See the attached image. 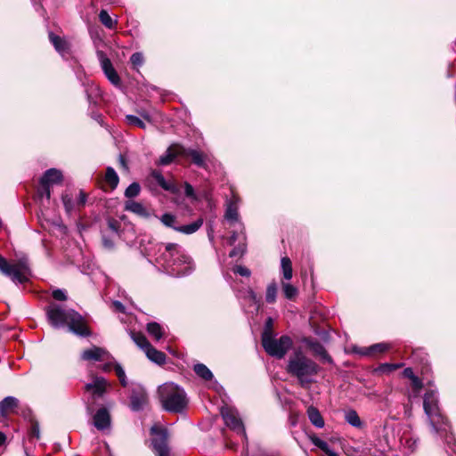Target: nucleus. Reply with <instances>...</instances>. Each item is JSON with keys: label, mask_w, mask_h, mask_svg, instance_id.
<instances>
[{"label": "nucleus", "mask_w": 456, "mask_h": 456, "mask_svg": "<svg viewBox=\"0 0 456 456\" xmlns=\"http://www.w3.org/2000/svg\"><path fill=\"white\" fill-rule=\"evenodd\" d=\"M154 261L159 269L177 278L188 276L195 269L191 257L176 243L157 245Z\"/></svg>", "instance_id": "obj_1"}, {"label": "nucleus", "mask_w": 456, "mask_h": 456, "mask_svg": "<svg viewBox=\"0 0 456 456\" xmlns=\"http://www.w3.org/2000/svg\"><path fill=\"white\" fill-rule=\"evenodd\" d=\"M154 261L159 269L177 278L188 276L195 269L191 257L176 243L157 245Z\"/></svg>", "instance_id": "obj_2"}, {"label": "nucleus", "mask_w": 456, "mask_h": 456, "mask_svg": "<svg viewBox=\"0 0 456 456\" xmlns=\"http://www.w3.org/2000/svg\"><path fill=\"white\" fill-rule=\"evenodd\" d=\"M46 316L54 328L68 326L69 330L79 337H88L90 331L81 314L73 309L53 304L47 307Z\"/></svg>", "instance_id": "obj_3"}, {"label": "nucleus", "mask_w": 456, "mask_h": 456, "mask_svg": "<svg viewBox=\"0 0 456 456\" xmlns=\"http://www.w3.org/2000/svg\"><path fill=\"white\" fill-rule=\"evenodd\" d=\"M286 370L291 377L297 379L301 387L308 388L315 382L320 367L302 352L297 351L289 356Z\"/></svg>", "instance_id": "obj_4"}, {"label": "nucleus", "mask_w": 456, "mask_h": 456, "mask_svg": "<svg viewBox=\"0 0 456 456\" xmlns=\"http://www.w3.org/2000/svg\"><path fill=\"white\" fill-rule=\"evenodd\" d=\"M158 394L162 408L168 412L182 413L188 405L185 391L173 382L159 386Z\"/></svg>", "instance_id": "obj_5"}, {"label": "nucleus", "mask_w": 456, "mask_h": 456, "mask_svg": "<svg viewBox=\"0 0 456 456\" xmlns=\"http://www.w3.org/2000/svg\"><path fill=\"white\" fill-rule=\"evenodd\" d=\"M423 408L434 432L443 436L444 433L447 434L450 431L451 426L440 411L437 392L436 390L431 389L425 393Z\"/></svg>", "instance_id": "obj_6"}, {"label": "nucleus", "mask_w": 456, "mask_h": 456, "mask_svg": "<svg viewBox=\"0 0 456 456\" xmlns=\"http://www.w3.org/2000/svg\"><path fill=\"white\" fill-rule=\"evenodd\" d=\"M262 346L269 355L281 359L292 346V340L286 335L275 338L272 332L265 330L262 334Z\"/></svg>", "instance_id": "obj_7"}, {"label": "nucleus", "mask_w": 456, "mask_h": 456, "mask_svg": "<svg viewBox=\"0 0 456 456\" xmlns=\"http://www.w3.org/2000/svg\"><path fill=\"white\" fill-rule=\"evenodd\" d=\"M109 387H110V384L105 378L96 375L92 376L91 381L85 385L86 392L90 395L87 399L88 412L92 413L94 411L96 400L102 398Z\"/></svg>", "instance_id": "obj_8"}, {"label": "nucleus", "mask_w": 456, "mask_h": 456, "mask_svg": "<svg viewBox=\"0 0 456 456\" xmlns=\"http://www.w3.org/2000/svg\"><path fill=\"white\" fill-rule=\"evenodd\" d=\"M0 272L11 278L15 283H24L28 281V266L26 261H20L15 265H11L0 255Z\"/></svg>", "instance_id": "obj_9"}, {"label": "nucleus", "mask_w": 456, "mask_h": 456, "mask_svg": "<svg viewBox=\"0 0 456 456\" xmlns=\"http://www.w3.org/2000/svg\"><path fill=\"white\" fill-rule=\"evenodd\" d=\"M220 412L225 425L237 434L241 435L243 438L247 439L245 428L238 411L232 406L224 405L221 408Z\"/></svg>", "instance_id": "obj_10"}, {"label": "nucleus", "mask_w": 456, "mask_h": 456, "mask_svg": "<svg viewBox=\"0 0 456 456\" xmlns=\"http://www.w3.org/2000/svg\"><path fill=\"white\" fill-rule=\"evenodd\" d=\"M151 432L152 435L156 436V437L152 439V445L157 456H171L167 445V430L154 426L151 428Z\"/></svg>", "instance_id": "obj_11"}, {"label": "nucleus", "mask_w": 456, "mask_h": 456, "mask_svg": "<svg viewBox=\"0 0 456 456\" xmlns=\"http://www.w3.org/2000/svg\"><path fill=\"white\" fill-rule=\"evenodd\" d=\"M97 57L106 77L113 86L119 87L121 86V79L110 60L102 51H97Z\"/></svg>", "instance_id": "obj_12"}, {"label": "nucleus", "mask_w": 456, "mask_h": 456, "mask_svg": "<svg viewBox=\"0 0 456 456\" xmlns=\"http://www.w3.org/2000/svg\"><path fill=\"white\" fill-rule=\"evenodd\" d=\"M239 201L240 199L235 195H233L232 198L227 201L224 218L231 226H239L242 232V230H244V225L240 222L239 216Z\"/></svg>", "instance_id": "obj_13"}, {"label": "nucleus", "mask_w": 456, "mask_h": 456, "mask_svg": "<svg viewBox=\"0 0 456 456\" xmlns=\"http://www.w3.org/2000/svg\"><path fill=\"white\" fill-rule=\"evenodd\" d=\"M148 403V396L145 389L141 386H135L132 389L130 395V408L134 411H139Z\"/></svg>", "instance_id": "obj_14"}, {"label": "nucleus", "mask_w": 456, "mask_h": 456, "mask_svg": "<svg viewBox=\"0 0 456 456\" xmlns=\"http://www.w3.org/2000/svg\"><path fill=\"white\" fill-rule=\"evenodd\" d=\"M181 152L183 158H190L191 162L198 167L204 169L208 167V162L209 159L208 154L204 153L203 151L183 147V150H182Z\"/></svg>", "instance_id": "obj_15"}, {"label": "nucleus", "mask_w": 456, "mask_h": 456, "mask_svg": "<svg viewBox=\"0 0 456 456\" xmlns=\"http://www.w3.org/2000/svg\"><path fill=\"white\" fill-rule=\"evenodd\" d=\"M303 343L312 351L314 355L319 356L324 362H332L331 357L319 341L307 338L303 339Z\"/></svg>", "instance_id": "obj_16"}, {"label": "nucleus", "mask_w": 456, "mask_h": 456, "mask_svg": "<svg viewBox=\"0 0 456 456\" xmlns=\"http://www.w3.org/2000/svg\"><path fill=\"white\" fill-rule=\"evenodd\" d=\"M182 150L183 146L180 144H173L167 148L166 152L161 155L158 160V165L167 166L172 163L176 157H182Z\"/></svg>", "instance_id": "obj_17"}, {"label": "nucleus", "mask_w": 456, "mask_h": 456, "mask_svg": "<svg viewBox=\"0 0 456 456\" xmlns=\"http://www.w3.org/2000/svg\"><path fill=\"white\" fill-rule=\"evenodd\" d=\"M151 176L163 190L169 191L173 194H176L179 192L178 186L172 181H167L160 171L152 170L151 173Z\"/></svg>", "instance_id": "obj_18"}, {"label": "nucleus", "mask_w": 456, "mask_h": 456, "mask_svg": "<svg viewBox=\"0 0 456 456\" xmlns=\"http://www.w3.org/2000/svg\"><path fill=\"white\" fill-rule=\"evenodd\" d=\"M94 425L98 430H104L110 426V415L106 408H100L94 415Z\"/></svg>", "instance_id": "obj_19"}, {"label": "nucleus", "mask_w": 456, "mask_h": 456, "mask_svg": "<svg viewBox=\"0 0 456 456\" xmlns=\"http://www.w3.org/2000/svg\"><path fill=\"white\" fill-rule=\"evenodd\" d=\"M49 40L54 46L55 50L62 56L67 57L69 54V42L59 36L54 35L53 32L49 33Z\"/></svg>", "instance_id": "obj_20"}, {"label": "nucleus", "mask_w": 456, "mask_h": 456, "mask_svg": "<svg viewBox=\"0 0 456 456\" xmlns=\"http://www.w3.org/2000/svg\"><path fill=\"white\" fill-rule=\"evenodd\" d=\"M107 355L108 352L106 350L94 346L91 348L83 351L81 358L84 361H103Z\"/></svg>", "instance_id": "obj_21"}, {"label": "nucleus", "mask_w": 456, "mask_h": 456, "mask_svg": "<svg viewBox=\"0 0 456 456\" xmlns=\"http://www.w3.org/2000/svg\"><path fill=\"white\" fill-rule=\"evenodd\" d=\"M125 209L143 218H149L151 216L150 211L142 203L132 200L126 202Z\"/></svg>", "instance_id": "obj_22"}, {"label": "nucleus", "mask_w": 456, "mask_h": 456, "mask_svg": "<svg viewBox=\"0 0 456 456\" xmlns=\"http://www.w3.org/2000/svg\"><path fill=\"white\" fill-rule=\"evenodd\" d=\"M62 180V174L56 168H50L46 170L44 175L40 179V183H47L48 185H53L61 183Z\"/></svg>", "instance_id": "obj_23"}, {"label": "nucleus", "mask_w": 456, "mask_h": 456, "mask_svg": "<svg viewBox=\"0 0 456 456\" xmlns=\"http://www.w3.org/2000/svg\"><path fill=\"white\" fill-rule=\"evenodd\" d=\"M307 417L310 420V422L317 428H322L325 425L324 419L320 412V411L311 405L307 408L306 411Z\"/></svg>", "instance_id": "obj_24"}, {"label": "nucleus", "mask_w": 456, "mask_h": 456, "mask_svg": "<svg viewBox=\"0 0 456 456\" xmlns=\"http://www.w3.org/2000/svg\"><path fill=\"white\" fill-rule=\"evenodd\" d=\"M19 400L13 396H7L0 402V413L3 417H6L12 412L18 406Z\"/></svg>", "instance_id": "obj_25"}, {"label": "nucleus", "mask_w": 456, "mask_h": 456, "mask_svg": "<svg viewBox=\"0 0 456 456\" xmlns=\"http://www.w3.org/2000/svg\"><path fill=\"white\" fill-rule=\"evenodd\" d=\"M144 353L147 358L152 362L159 365H162L166 362V354L163 352L157 350L151 345L144 350Z\"/></svg>", "instance_id": "obj_26"}, {"label": "nucleus", "mask_w": 456, "mask_h": 456, "mask_svg": "<svg viewBox=\"0 0 456 456\" xmlns=\"http://www.w3.org/2000/svg\"><path fill=\"white\" fill-rule=\"evenodd\" d=\"M345 420L352 427L362 428L363 422L361 420L356 411L350 409L345 412Z\"/></svg>", "instance_id": "obj_27"}, {"label": "nucleus", "mask_w": 456, "mask_h": 456, "mask_svg": "<svg viewBox=\"0 0 456 456\" xmlns=\"http://www.w3.org/2000/svg\"><path fill=\"white\" fill-rule=\"evenodd\" d=\"M203 224V219L199 218L196 221L186 224V225H179L177 228V232L184 233V234H192L197 232Z\"/></svg>", "instance_id": "obj_28"}, {"label": "nucleus", "mask_w": 456, "mask_h": 456, "mask_svg": "<svg viewBox=\"0 0 456 456\" xmlns=\"http://www.w3.org/2000/svg\"><path fill=\"white\" fill-rule=\"evenodd\" d=\"M281 269L282 276L285 280L289 281L293 276L292 263L290 259L284 256L281 260Z\"/></svg>", "instance_id": "obj_29"}, {"label": "nucleus", "mask_w": 456, "mask_h": 456, "mask_svg": "<svg viewBox=\"0 0 456 456\" xmlns=\"http://www.w3.org/2000/svg\"><path fill=\"white\" fill-rule=\"evenodd\" d=\"M120 226L121 224L118 220L109 217L106 220V227L102 228V230H108V232L110 233V235L119 237Z\"/></svg>", "instance_id": "obj_30"}, {"label": "nucleus", "mask_w": 456, "mask_h": 456, "mask_svg": "<svg viewBox=\"0 0 456 456\" xmlns=\"http://www.w3.org/2000/svg\"><path fill=\"white\" fill-rule=\"evenodd\" d=\"M194 372L204 380H211L213 379L212 371L203 363H197L193 367Z\"/></svg>", "instance_id": "obj_31"}, {"label": "nucleus", "mask_w": 456, "mask_h": 456, "mask_svg": "<svg viewBox=\"0 0 456 456\" xmlns=\"http://www.w3.org/2000/svg\"><path fill=\"white\" fill-rule=\"evenodd\" d=\"M101 232L103 248L107 250H112L115 247V240L118 237L110 235V233L108 232V230H102Z\"/></svg>", "instance_id": "obj_32"}, {"label": "nucleus", "mask_w": 456, "mask_h": 456, "mask_svg": "<svg viewBox=\"0 0 456 456\" xmlns=\"http://www.w3.org/2000/svg\"><path fill=\"white\" fill-rule=\"evenodd\" d=\"M148 333L157 341L163 337V328L157 322H149L147 324Z\"/></svg>", "instance_id": "obj_33"}, {"label": "nucleus", "mask_w": 456, "mask_h": 456, "mask_svg": "<svg viewBox=\"0 0 456 456\" xmlns=\"http://www.w3.org/2000/svg\"><path fill=\"white\" fill-rule=\"evenodd\" d=\"M160 222L166 226L174 229L177 232V219L176 216L171 213H165L159 217Z\"/></svg>", "instance_id": "obj_34"}, {"label": "nucleus", "mask_w": 456, "mask_h": 456, "mask_svg": "<svg viewBox=\"0 0 456 456\" xmlns=\"http://www.w3.org/2000/svg\"><path fill=\"white\" fill-rule=\"evenodd\" d=\"M105 181L112 189H115L119 182L118 175L113 167H108L105 174Z\"/></svg>", "instance_id": "obj_35"}, {"label": "nucleus", "mask_w": 456, "mask_h": 456, "mask_svg": "<svg viewBox=\"0 0 456 456\" xmlns=\"http://www.w3.org/2000/svg\"><path fill=\"white\" fill-rule=\"evenodd\" d=\"M61 200L67 214L71 215L74 211L77 210L76 201H74L72 197L68 193L62 195Z\"/></svg>", "instance_id": "obj_36"}, {"label": "nucleus", "mask_w": 456, "mask_h": 456, "mask_svg": "<svg viewBox=\"0 0 456 456\" xmlns=\"http://www.w3.org/2000/svg\"><path fill=\"white\" fill-rule=\"evenodd\" d=\"M281 288H282V291L284 293L285 297L289 300L296 297V296L298 293V289L295 286H293L292 284H290L289 282L282 281Z\"/></svg>", "instance_id": "obj_37"}, {"label": "nucleus", "mask_w": 456, "mask_h": 456, "mask_svg": "<svg viewBox=\"0 0 456 456\" xmlns=\"http://www.w3.org/2000/svg\"><path fill=\"white\" fill-rule=\"evenodd\" d=\"M277 290V284L274 281L267 286L265 292V300L267 303L273 304L276 301Z\"/></svg>", "instance_id": "obj_38"}, {"label": "nucleus", "mask_w": 456, "mask_h": 456, "mask_svg": "<svg viewBox=\"0 0 456 456\" xmlns=\"http://www.w3.org/2000/svg\"><path fill=\"white\" fill-rule=\"evenodd\" d=\"M100 21L108 28H113L116 20H113L106 10H102L99 13Z\"/></svg>", "instance_id": "obj_39"}, {"label": "nucleus", "mask_w": 456, "mask_h": 456, "mask_svg": "<svg viewBox=\"0 0 456 456\" xmlns=\"http://www.w3.org/2000/svg\"><path fill=\"white\" fill-rule=\"evenodd\" d=\"M132 338L134 343L144 352V350L151 346L148 339L142 334H133Z\"/></svg>", "instance_id": "obj_40"}, {"label": "nucleus", "mask_w": 456, "mask_h": 456, "mask_svg": "<svg viewBox=\"0 0 456 456\" xmlns=\"http://www.w3.org/2000/svg\"><path fill=\"white\" fill-rule=\"evenodd\" d=\"M141 187L138 183H132L125 191V196L128 199H132L139 195Z\"/></svg>", "instance_id": "obj_41"}, {"label": "nucleus", "mask_w": 456, "mask_h": 456, "mask_svg": "<svg viewBox=\"0 0 456 456\" xmlns=\"http://www.w3.org/2000/svg\"><path fill=\"white\" fill-rule=\"evenodd\" d=\"M389 348H390L389 344H387V343H378V344H374V345L369 346L368 350L371 351L372 355L374 356V355H376L378 354H381V353L386 352Z\"/></svg>", "instance_id": "obj_42"}, {"label": "nucleus", "mask_w": 456, "mask_h": 456, "mask_svg": "<svg viewBox=\"0 0 456 456\" xmlns=\"http://www.w3.org/2000/svg\"><path fill=\"white\" fill-rule=\"evenodd\" d=\"M126 120L127 124H129L130 126H137L142 129L146 128L145 123L140 118H138L134 115H126Z\"/></svg>", "instance_id": "obj_43"}, {"label": "nucleus", "mask_w": 456, "mask_h": 456, "mask_svg": "<svg viewBox=\"0 0 456 456\" xmlns=\"http://www.w3.org/2000/svg\"><path fill=\"white\" fill-rule=\"evenodd\" d=\"M246 237L244 235V232L240 231V229L238 227L237 231H233L232 235L228 239V243L232 246L233 245L237 240H240L241 242H245Z\"/></svg>", "instance_id": "obj_44"}, {"label": "nucleus", "mask_w": 456, "mask_h": 456, "mask_svg": "<svg viewBox=\"0 0 456 456\" xmlns=\"http://www.w3.org/2000/svg\"><path fill=\"white\" fill-rule=\"evenodd\" d=\"M246 252V243L239 242V245L234 247L232 250L229 253L230 257H235L237 256H243Z\"/></svg>", "instance_id": "obj_45"}, {"label": "nucleus", "mask_w": 456, "mask_h": 456, "mask_svg": "<svg viewBox=\"0 0 456 456\" xmlns=\"http://www.w3.org/2000/svg\"><path fill=\"white\" fill-rule=\"evenodd\" d=\"M115 372H116V374H117V376H118V378L119 379L120 384L123 387H126L127 386V380H126V376L125 370L118 363L115 364Z\"/></svg>", "instance_id": "obj_46"}, {"label": "nucleus", "mask_w": 456, "mask_h": 456, "mask_svg": "<svg viewBox=\"0 0 456 456\" xmlns=\"http://www.w3.org/2000/svg\"><path fill=\"white\" fill-rule=\"evenodd\" d=\"M311 442L324 452L330 448L329 444L316 436H310Z\"/></svg>", "instance_id": "obj_47"}, {"label": "nucleus", "mask_w": 456, "mask_h": 456, "mask_svg": "<svg viewBox=\"0 0 456 456\" xmlns=\"http://www.w3.org/2000/svg\"><path fill=\"white\" fill-rule=\"evenodd\" d=\"M130 61L134 67H141L144 61L142 53L139 52L133 53L130 57Z\"/></svg>", "instance_id": "obj_48"}, {"label": "nucleus", "mask_w": 456, "mask_h": 456, "mask_svg": "<svg viewBox=\"0 0 456 456\" xmlns=\"http://www.w3.org/2000/svg\"><path fill=\"white\" fill-rule=\"evenodd\" d=\"M37 193L40 198L45 197L46 200H49L51 197L50 185L47 183H40V188L38 189Z\"/></svg>", "instance_id": "obj_49"}, {"label": "nucleus", "mask_w": 456, "mask_h": 456, "mask_svg": "<svg viewBox=\"0 0 456 456\" xmlns=\"http://www.w3.org/2000/svg\"><path fill=\"white\" fill-rule=\"evenodd\" d=\"M246 298L256 306V310L257 311L259 308V298L251 289H248Z\"/></svg>", "instance_id": "obj_50"}, {"label": "nucleus", "mask_w": 456, "mask_h": 456, "mask_svg": "<svg viewBox=\"0 0 456 456\" xmlns=\"http://www.w3.org/2000/svg\"><path fill=\"white\" fill-rule=\"evenodd\" d=\"M232 270L235 273L244 277H249L251 274L250 270L242 265H235Z\"/></svg>", "instance_id": "obj_51"}, {"label": "nucleus", "mask_w": 456, "mask_h": 456, "mask_svg": "<svg viewBox=\"0 0 456 456\" xmlns=\"http://www.w3.org/2000/svg\"><path fill=\"white\" fill-rule=\"evenodd\" d=\"M184 193H185V196L191 199V200H197V196H196V193L194 191V189L193 187L187 182L184 183Z\"/></svg>", "instance_id": "obj_52"}, {"label": "nucleus", "mask_w": 456, "mask_h": 456, "mask_svg": "<svg viewBox=\"0 0 456 456\" xmlns=\"http://www.w3.org/2000/svg\"><path fill=\"white\" fill-rule=\"evenodd\" d=\"M52 295L58 301H65L67 299L66 291L61 289H54Z\"/></svg>", "instance_id": "obj_53"}, {"label": "nucleus", "mask_w": 456, "mask_h": 456, "mask_svg": "<svg viewBox=\"0 0 456 456\" xmlns=\"http://www.w3.org/2000/svg\"><path fill=\"white\" fill-rule=\"evenodd\" d=\"M87 200V195L83 191H80L79 195L76 200L77 210H79L81 208H83Z\"/></svg>", "instance_id": "obj_54"}, {"label": "nucleus", "mask_w": 456, "mask_h": 456, "mask_svg": "<svg viewBox=\"0 0 456 456\" xmlns=\"http://www.w3.org/2000/svg\"><path fill=\"white\" fill-rule=\"evenodd\" d=\"M411 387H413L415 392L418 394L420 391V389L422 388V381L417 376H415L411 379Z\"/></svg>", "instance_id": "obj_55"}, {"label": "nucleus", "mask_w": 456, "mask_h": 456, "mask_svg": "<svg viewBox=\"0 0 456 456\" xmlns=\"http://www.w3.org/2000/svg\"><path fill=\"white\" fill-rule=\"evenodd\" d=\"M30 436L33 437H36L37 439H39L40 430H39V425L37 422H35L32 424L31 429H30Z\"/></svg>", "instance_id": "obj_56"}, {"label": "nucleus", "mask_w": 456, "mask_h": 456, "mask_svg": "<svg viewBox=\"0 0 456 456\" xmlns=\"http://www.w3.org/2000/svg\"><path fill=\"white\" fill-rule=\"evenodd\" d=\"M112 305H113V308L115 311L119 312V313H125V306L123 305V304L121 302L114 301L112 303Z\"/></svg>", "instance_id": "obj_57"}, {"label": "nucleus", "mask_w": 456, "mask_h": 456, "mask_svg": "<svg viewBox=\"0 0 456 456\" xmlns=\"http://www.w3.org/2000/svg\"><path fill=\"white\" fill-rule=\"evenodd\" d=\"M356 352L363 356H373L371 351L368 350V347H361Z\"/></svg>", "instance_id": "obj_58"}, {"label": "nucleus", "mask_w": 456, "mask_h": 456, "mask_svg": "<svg viewBox=\"0 0 456 456\" xmlns=\"http://www.w3.org/2000/svg\"><path fill=\"white\" fill-rule=\"evenodd\" d=\"M403 375L411 380L415 377L413 370L411 368L404 369Z\"/></svg>", "instance_id": "obj_59"}, {"label": "nucleus", "mask_w": 456, "mask_h": 456, "mask_svg": "<svg viewBox=\"0 0 456 456\" xmlns=\"http://www.w3.org/2000/svg\"><path fill=\"white\" fill-rule=\"evenodd\" d=\"M272 324H273V320L271 318H268L266 321V327H265V330L271 332Z\"/></svg>", "instance_id": "obj_60"}, {"label": "nucleus", "mask_w": 456, "mask_h": 456, "mask_svg": "<svg viewBox=\"0 0 456 456\" xmlns=\"http://www.w3.org/2000/svg\"><path fill=\"white\" fill-rule=\"evenodd\" d=\"M6 441V436L4 433L0 431V445H3Z\"/></svg>", "instance_id": "obj_61"}, {"label": "nucleus", "mask_w": 456, "mask_h": 456, "mask_svg": "<svg viewBox=\"0 0 456 456\" xmlns=\"http://www.w3.org/2000/svg\"><path fill=\"white\" fill-rule=\"evenodd\" d=\"M325 453L328 456H339L338 453H337L336 452L332 451L330 448H329L328 451L325 452Z\"/></svg>", "instance_id": "obj_62"}, {"label": "nucleus", "mask_w": 456, "mask_h": 456, "mask_svg": "<svg viewBox=\"0 0 456 456\" xmlns=\"http://www.w3.org/2000/svg\"><path fill=\"white\" fill-rule=\"evenodd\" d=\"M141 115H142V117L144 119H146V120H148V121H151V118H150V116H149V114H148V113H146V112H142V113H141Z\"/></svg>", "instance_id": "obj_63"}, {"label": "nucleus", "mask_w": 456, "mask_h": 456, "mask_svg": "<svg viewBox=\"0 0 456 456\" xmlns=\"http://www.w3.org/2000/svg\"><path fill=\"white\" fill-rule=\"evenodd\" d=\"M102 370L104 371H109L110 370V363H106L102 366Z\"/></svg>", "instance_id": "obj_64"}]
</instances>
